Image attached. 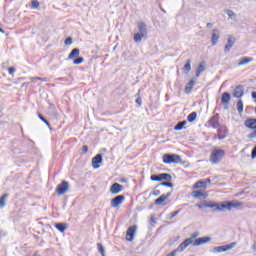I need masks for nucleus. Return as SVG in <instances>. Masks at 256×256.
Listing matches in <instances>:
<instances>
[{
    "label": "nucleus",
    "mask_w": 256,
    "mask_h": 256,
    "mask_svg": "<svg viewBox=\"0 0 256 256\" xmlns=\"http://www.w3.org/2000/svg\"><path fill=\"white\" fill-rule=\"evenodd\" d=\"M97 247H98L99 253H100L102 256H105V248H103V244L98 243V244H97Z\"/></svg>",
    "instance_id": "33"
},
{
    "label": "nucleus",
    "mask_w": 256,
    "mask_h": 256,
    "mask_svg": "<svg viewBox=\"0 0 256 256\" xmlns=\"http://www.w3.org/2000/svg\"><path fill=\"white\" fill-rule=\"evenodd\" d=\"M236 245H237V242H232L228 245L217 246V247H214L213 252L214 253H225V251H231V249H233Z\"/></svg>",
    "instance_id": "5"
},
{
    "label": "nucleus",
    "mask_w": 256,
    "mask_h": 256,
    "mask_svg": "<svg viewBox=\"0 0 256 256\" xmlns=\"http://www.w3.org/2000/svg\"><path fill=\"white\" fill-rule=\"evenodd\" d=\"M189 123H193V121H195V119H197V112H192L188 115L187 117Z\"/></svg>",
    "instance_id": "29"
},
{
    "label": "nucleus",
    "mask_w": 256,
    "mask_h": 256,
    "mask_svg": "<svg viewBox=\"0 0 256 256\" xmlns=\"http://www.w3.org/2000/svg\"><path fill=\"white\" fill-rule=\"evenodd\" d=\"M80 53L81 51L79 48H74L68 55V59H75V57H79Z\"/></svg>",
    "instance_id": "24"
},
{
    "label": "nucleus",
    "mask_w": 256,
    "mask_h": 256,
    "mask_svg": "<svg viewBox=\"0 0 256 256\" xmlns=\"http://www.w3.org/2000/svg\"><path fill=\"white\" fill-rule=\"evenodd\" d=\"M163 163L166 165H171L172 163H181V156L178 154H164L163 157Z\"/></svg>",
    "instance_id": "4"
},
{
    "label": "nucleus",
    "mask_w": 256,
    "mask_h": 256,
    "mask_svg": "<svg viewBox=\"0 0 256 256\" xmlns=\"http://www.w3.org/2000/svg\"><path fill=\"white\" fill-rule=\"evenodd\" d=\"M225 156V150L223 149H214L210 155V162L212 165H217Z\"/></svg>",
    "instance_id": "3"
},
{
    "label": "nucleus",
    "mask_w": 256,
    "mask_h": 256,
    "mask_svg": "<svg viewBox=\"0 0 256 256\" xmlns=\"http://www.w3.org/2000/svg\"><path fill=\"white\" fill-rule=\"evenodd\" d=\"M229 101H231V95L227 92H224L222 94L221 103H223L224 105H227Z\"/></svg>",
    "instance_id": "25"
},
{
    "label": "nucleus",
    "mask_w": 256,
    "mask_h": 256,
    "mask_svg": "<svg viewBox=\"0 0 256 256\" xmlns=\"http://www.w3.org/2000/svg\"><path fill=\"white\" fill-rule=\"evenodd\" d=\"M192 197H194V199H201V197L205 199L207 195H205L201 190H195L192 192Z\"/></svg>",
    "instance_id": "23"
},
{
    "label": "nucleus",
    "mask_w": 256,
    "mask_h": 256,
    "mask_svg": "<svg viewBox=\"0 0 256 256\" xmlns=\"http://www.w3.org/2000/svg\"><path fill=\"white\" fill-rule=\"evenodd\" d=\"M160 185H162V187H173V183L171 182H162Z\"/></svg>",
    "instance_id": "38"
},
{
    "label": "nucleus",
    "mask_w": 256,
    "mask_h": 256,
    "mask_svg": "<svg viewBox=\"0 0 256 256\" xmlns=\"http://www.w3.org/2000/svg\"><path fill=\"white\" fill-rule=\"evenodd\" d=\"M237 111L238 113H243V100L237 102Z\"/></svg>",
    "instance_id": "31"
},
{
    "label": "nucleus",
    "mask_w": 256,
    "mask_h": 256,
    "mask_svg": "<svg viewBox=\"0 0 256 256\" xmlns=\"http://www.w3.org/2000/svg\"><path fill=\"white\" fill-rule=\"evenodd\" d=\"M103 162V156L101 154H97L93 159H92V167L94 169H99V163Z\"/></svg>",
    "instance_id": "16"
},
{
    "label": "nucleus",
    "mask_w": 256,
    "mask_h": 256,
    "mask_svg": "<svg viewBox=\"0 0 256 256\" xmlns=\"http://www.w3.org/2000/svg\"><path fill=\"white\" fill-rule=\"evenodd\" d=\"M137 232V226H130L126 232V240L133 241L135 239V233Z\"/></svg>",
    "instance_id": "9"
},
{
    "label": "nucleus",
    "mask_w": 256,
    "mask_h": 256,
    "mask_svg": "<svg viewBox=\"0 0 256 256\" xmlns=\"http://www.w3.org/2000/svg\"><path fill=\"white\" fill-rule=\"evenodd\" d=\"M221 37V32L219 29L212 30V36H211V43L213 46L217 45L219 43V38Z\"/></svg>",
    "instance_id": "11"
},
{
    "label": "nucleus",
    "mask_w": 256,
    "mask_h": 256,
    "mask_svg": "<svg viewBox=\"0 0 256 256\" xmlns=\"http://www.w3.org/2000/svg\"><path fill=\"white\" fill-rule=\"evenodd\" d=\"M38 117L40 120L43 121V123L47 125V127H49V129H51V124L49 123V121H47V119H45V117H43L41 114H38Z\"/></svg>",
    "instance_id": "34"
},
{
    "label": "nucleus",
    "mask_w": 256,
    "mask_h": 256,
    "mask_svg": "<svg viewBox=\"0 0 256 256\" xmlns=\"http://www.w3.org/2000/svg\"><path fill=\"white\" fill-rule=\"evenodd\" d=\"M33 256H40L39 254H34Z\"/></svg>",
    "instance_id": "53"
},
{
    "label": "nucleus",
    "mask_w": 256,
    "mask_h": 256,
    "mask_svg": "<svg viewBox=\"0 0 256 256\" xmlns=\"http://www.w3.org/2000/svg\"><path fill=\"white\" fill-rule=\"evenodd\" d=\"M209 241H211V237H201L193 242V246L197 247L199 245H204V243H209Z\"/></svg>",
    "instance_id": "17"
},
{
    "label": "nucleus",
    "mask_w": 256,
    "mask_h": 256,
    "mask_svg": "<svg viewBox=\"0 0 256 256\" xmlns=\"http://www.w3.org/2000/svg\"><path fill=\"white\" fill-rule=\"evenodd\" d=\"M197 237H199V232H194V233L191 234V238H187V239H191V241H192V243H193V240H194L195 238H197Z\"/></svg>",
    "instance_id": "39"
},
{
    "label": "nucleus",
    "mask_w": 256,
    "mask_h": 256,
    "mask_svg": "<svg viewBox=\"0 0 256 256\" xmlns=\"http://www.w3.org/2000/svg\"><path fill=\"white\" fill-rule=\"evenodd\" d=\"M136 99H138V97H141V89L138 90V93L135 95Z\"/></svg>",
    "instance_id": "48"
},
{
    "label": "nucleus",
    "mask_w": 256,
    "mask_h": 256,
    "mask_svg": "<svg viewBox=\"0 0 256 256\" xmlns=\"http://www.w3.org/2000/svg\"><path fill=\"white\" fill-rule=\"evenodd\" d=\"M245 127L248 129H256V119H247L245 121Z\"/></svg>",
    "instance_id": "21"
},
{
    "label": "nucleus",
    "mask_w": 256,
    "mask_h": 256,
    "mask_svg": "<svg viewBox=\"0 0 256 256\" xmlns=\"http://www.w3.org/2000/svg\"><path fill=\"white\" fill-rule=\"evenodd\" d=\"M54 227H56L60 233H65V231H67V225H65V223H56Z\"/></svg>",
    "instance_id": "26"
},
{
    "label": "nucleus",
    "mask_w": 256,
    "mask_h": 256,
    "mask_svg": "<svg viewBox=\"0 0 256 256\" xmlns=\"http://www.w3.org/2000/svg\"><path fill=\"white\" fill-rule=\"evenodd\" d=\"M123 201H125V196L118 195L111 200L110 205L113 209H117V207L123 205Z\"/></svg>",
    "instance_id": "7"
},
{
    "label": "nucleus",
    "mask_w": 256,
    "mask_h": 256,
    "mask_svg": "<svg viewBox=\"0 0 256 256\" xmlns=\"http://www.w3.org/2000/svg\"><path fill=\"white\" fill-rule=\"evenodd\" d=\"M245 93V89L243 88L242 85H239L237 86L235 89H234V93H233V97H236L237 99H240V97L242 95H244Z\"/></svg>",
    "instance_id": "18"
},
{
    "label": "nucleus",
    "mask_w": 256,
    "mask_h": 256,
    "mask_svg": "<svg viewBox=\"0 0 256 256\" xmlns=\"http://www.w3.org/2000/svg\"><path fill=\"white\" fill-rule=\"evenodd\" d=\"M7 199H9V194H4L3 196H1L0 198V208L3 209V207H5V201H7Z\"/></svg>",
    "instance_id": "28"
},
{
    "label": "nucleus",
    "mask_w": 256,
    "mask_h": 256,
    "mask_svg": "<svg viewBox=\"0 0 256 256\" xmlns=\"http://www.w3.org/2000/svg\"><path fill=\"white\" fill-rule=\"evenodd\" d=\"M179 213H180V210H176V211L170 213L168 219L171 220V219H173L174 217H177V215H179Z\"/></svg>",
    "instance_id": "36"
},
{
    "label": "nucleus",
    "mask_w": 256,
    "mask_h": 256,
    "mask_svg": "<svg viewBox=\"0 0 256 256\" xmlns=\"http://www.w3.org/2000/svg\"><path fill=\"white\" fill-rule=\"evenodd\" d=\"M171 196V193H167L166 195L163 194L161 195L159 198H157L155 200V205H161L162 203H164L169 197Z\"/></svg>",
    "instance_id": "19"
},
{
    "label": "nucleus",
    "mask_w": 256,
    "mask_h": 256,
    "mask_svg": "<svg viewBox=\"0 0 256 256\" xmlns=\"http://www.w3.org/2000/svg\"><path fill=\"white\" fill-rule=\"evenodd\" d=\"M65 45H73V39L71 37L66 38Z\"/></svg>",
    "instance_id": "40"
},
{
    "label": "nucleus",
    "mask_w": 256,
    "mask_h": 256,
    "mask_svg": "<svg viewBox=\"0 0 256 256\" xmlns=\"http://www.w3.org/2000/svg\"><path fill=\"white\" fill-rule=\"evenodd\" d=\"M185 125H187V121H181L178 122L177 125L174 127V131H181L182 129L185 128Z\"/></svg>",
    "instance_id": "27"
},
{
    "label": "nucleus",
    "mask_w": 256,
    "mask_h": 256,
    "mask_svg": "<svg viewBox=\"0 0 256 256\" xmlns=\"http://www.w3.org/2000/svg\"><path fill=\"white\" fill-rule=\"evenodd\" d=\"M31 81H44V83H47V78H41V77H32L30 78Z\"/></svg>",
    "instance_id": "35"
},
{
    "label": "nucleus",
    "mask_w": 256,
    "mask_h": 256,
    "mask_svg": "<svg viewBox=\"0 0 256 256\" xmlns=\"http://www.w3.org/2000/svg\"><path fill=\"white\" fill-rule=\"evenodd\" d=\"M233 45H235V37L229 36L227 40V44L224 47V52L229 53V51L233 49Z\"/></svg>",
    "instance_id": "14"
},
{
    "label": "nucleus",
    "mask_w": 256,
    "mask_h": 256,
    "mask_svg": "<svg viewBox=\"0 0 256 256\" xmlns=\"http://www.w3.org/2000/svg\"><path fill=\"white\" fill-rule=\"evenodd\" d=\"M152 195H154L155 197H157V196L161 195V191H160V190H154V191L152 192Z\"/></svg>",
    "instance_id": "44"
},
{
    "label": "nucleus",
    "mask_w": 256,
    "mask_h": 256,
    "mask_svg": "<svg viewBox=\"0 0 256 256\" xmlns=\"http://www.w3.org/2000/svg\"><path fill=\"white\" fill-rule=\"evenodd\" d=\"M183 69H184L186 74L189 73V71H191V60L188 59L186 61V64L184 65Z\"/></svg>",
    "instance_id": "30"
},
{
    "label": "nucleus",
    "mask_w": 256,
    "mask_h": 256,
    "mask_svg": "<svg viewBox=\"0 0 256 256\" xmlns=\"http://www.w3.org/2000/svg\"><path fill=\"white\" fill-rule=\"evenodd\" d=\"M0 33H5V30L0 28Z\"/></svg>",
    "instance_id": "52"
},
{
    "label": "nucleus",
    "mask_w": 256,
    "mask_h": 256,
    "mask_svg": "<svg viewBox=\"0 0 256 256\" xmlns=\"http://www.w3.org/2000/svg\"><path fill=\"white\" fill-rule=\"evenodd\" d=\"M252 250H253V251H256V243H254V244L252 245Z\"/></svg>",
    "instance_id": "51"
},
{
    "label": "nucleus",
    "mask_w": 256,
    "mask_h": 256,
    "mask_svg": "<svg viewBox=\"0 0 256 256\" xmlns=\"http://www.w3.org/2000/svg\"><path fill=\"white\" fill-rule=\"evenodd\" d=\"M251 61H253V57H243L239 60L238 65L241 67L251 63Z\"/></svg>",
    "instance_id": "22"
},
{
    "label": "nucleus",
    "mask_w": 256,
    "mask_h": 256,
    "mask_svg": "<svg viewBox=\"0 0 256 256\" xmlns=\"http://www.w3.org/2000/svg\"><path fill=\"white\" fill-rule=\"evenodd\" d=\"M198 209H215V211H231V209H239L243 207V202L239 201H226V202H213V201H203L196 204Z\"/></svg>",
    "instance_id": "1"
},
{
    "label": "nucleus",
    "mask_w": 256,
    "mask_h": 256,
    "mask_svg": "<svg viewBox=\"0 0 256 256\" xmlns=\"http://www.w3.org/2000/svg\"><path fill=\"white\" fill-rule=\"evenodd\" d=\"M201 72H199L198 70H196V77H200Z\"/></svg>",
    "instance_id": "50"
},
{
    "label": "nucleus",
    "mask_w": 256,
    "mask_h": 256,
    "mask_svg": "<svg viewBox=\"0 0 256 256\" xmlns=\"http://www.w3.org/2000/svg\"><path fill=\"white\" fill-rule=\"evenodd\" d=\"M226 13L230 19H233V17H235V12H233V10H227Z\"/></svg>",
    "instance_id": "37"
},
{
    "label": "nucleus",
    "mask_w": 256,
    "mask_h": 256,
    "mask_svg": "<svg viewBox=\"0 0 256 256\" xmlns=\"http://www.w3.org/2000/svg\"><path fill=\"white\" fill-rule=\"evenodd\" d=\"M31 5H32V7L37 8V7H39V1L32 0Z\"/></svg>",
    "instance_id": "42"
},
{
    "label": "nucleus",
    "mask_w": 256,
    "mask_h": 256,
    "mask_svg": "<svg viewBox=\"0 0 256 256\" xmlns=\"http://www.w3.org/2000/svg\"><path fill=\"white\" fill-rule=\"evenodd\" d=\"M69 191V182L63 180L61 184H59L56 188L57 195H65V193Z\"/></svg>",
    "instance_id": "8"
},
{
    "label": "nucleus",
    "mask_w": 256,
    "mask_h": 256,
    "mask_svg": "<svg viewBox=\"0 0 256 256\" xmlns=\"http://www.w3.org/2000/svg\"><path fill=\"white\" fill-rule=\"evenodd\" d=\"M197 71H198L199 73H203V71H205V66H204L203 64H200V65L198 66Z\"/></svg>",
    "instance_id": "41"
},
{
    "label": "nucleus",
    "mask_w": 256,
    "mask_h": 256,
    "mask_svg": "<svg viewBox=\"0 0 256 256\" xmlns=\"http://www.w3.org/2000/svg\"><path fill=\"white\" fill-rule=\"evenodd\" d=\"M225 109H228V107H227V106H225Z\"/></svg>",
    "instance_id": "54"
},
{
    "label": "nucleus",
    "mask_w": 256,
    "mask_h": 256,
    "mask_svg": "<svg viewBox=\"0 0 256 256\" xmlns=\"http://www.w3.org/2000/svg\"><path fill=\"white\" fill-rule=\"evenodd\" d=\"M229 130H227L226 126H219L217 130L218 139L223 140L227 137Z\"/></svg>",
    "instance_id": "13"
},
{
    "label": "nucleus",
    "mask_w": 256,
    "mask_h": 256,
    "mask_svg": "<svg viewBox=\"0 0 256 256\" xmlns=\"http://www.w3.org/2000/svg\"><path fill=\"white\" fill-rule=\"evenodd\" d=\"M248 137H249L250 139H255V138H256V130H255V132L249 134Z\"/></svg>",
    "instance_id": "47"
},
{
    "label": "nucleus",
    "mask_w": 256,
    "mask_h": 256,
    "mask_svg": "<svg viewBox=\"0 0 256 256\" xmlns=\"http://www.w3.org/2000/svg\"><path fill=\"white\" fill-rule=\"evenodd\" d=\"M138 31L134 34L135 43H141L142 39H147V25L144 22H139Z\"/></svg>",
    "instance_id": "2"
},
{
    "label": "nucleus",
    "mask_w": 256,
    "mask_h": 256,
    "mask_svg": "<svg viewBox=\"0 0 256 256\" xmlns=\"http://www.w3.org/2000/svg\"><path fill=\"white\" fill-rule=\"evenodd\" d=\"M87 151H89V146L84 145V146L82 147V152H83V153H87Z\"/></svg>",
    "instance_id": "46"
},
{
    "label": "nucleus",
    "mask_w": 256,
    "mask_h": 256,
    "mask_svg": "<svg viewBox=\"0 0 256 256\" xmlns=\"http://www.w3.org/2000/svg\"><path fill=\"white\" fill-rule=\"evenodd\" d=\"M150 179L151 181H171L173 177L171 176V174L162 173L158 175H152Z\"/></svg>",
    "instance_id": "6"
},
{
    "label": "nucleus",
    "mask_w": 256,
    "mask_h": 256,
    "mask_svg": "<svg viewBox=\"0 0 256 256\" xmlns=\"http://www.w3.org/2000/svg\"><path fill=\"white\" fill-rule=\"evenodd\" d=\"M207 183H211L210 178L197 181L193 187L194 189H207Z\"/></svg>",
    "instance_id": "10"
},
{
    "label": "nucleus",
    "mask_w": 256,
    "mask_h": 256,
    "mask_svg": "<svg viewBox=\"0 0 256 256\" xmlns=\"http://www.w3.org/2000/svg\"><path fill=\"white\" fill-rule=\"evenodd\" d=\"M8 73H9V75H13V73H15V68L14 67H10L8 69Z\"/></svg>",
    "instance_id": "45"
},
{
    "label": "nucleus",
    "mask_w": 256,
    "mask_h": 256,
    "mask_svg": "<svg viewBox=\"0 0 256 256\" xmlns=\"http://www.w3.org/2000/svg\"><path fill=\"white\" fill-rule=\"evenodd\" d=\"M136 103H137V105H139V107H141V105H143V101L141 100V97L136 98Z\"/></svg>",
    "instance_id": "43"
},
{
    "label": "nucleus",
    "mask_w": 256,
    "mask_h": 256,
    "mask_svg": "<svg viewBox=\"0 0 256 256\" xmlns=\"http://www.w3.org/2000/svg\"><path fill=\"white\" fill-rule=\"evenodd\" d=\"M195 86V80H190L187 84H186V86H185V89H184V91H185V93L187 94V95H189V93H191V91H193V87Z\"/></svg>",
    "instance_id": "20"
},
{
    "label": "nucleus",
    "mask_w": 256,
    "mask_h": 256,
    "mask_svg": "<svg viewBox=\"0 0 256 256\" xmlns=\"http://www.w3.org/2000/svg\"><path fill=\"white\" fill-rule=\"evenodd\" d=\"M206 27H208V29H211V27H213V23H207Z\"/></svg>",
    "instance_id": "49"
},
{
    "label": "nucleus",
    "mask_w": 256,
    "mask_h": 256,
    "mask_svg": "<svg viewBox=\"0 0 256 256\" xmlns=\"http://www.w3.org/2000/svg\"><path fill=\"white\" fill-rule=\"evenodd\" d=\"M209 125L211 127H213V129H219L220 124H219V114H215L214 116H212L209 121H208Z\"/></svg>",
    "instance_id": "12"
},
{
    "label": "nucleus",
    "mask_w": 256,
    "mask_h": 256,
    "mask_svg": "<svg viewBox=\"0 0 256 256\" xmlns=\"http://www.w3.org/2000/svg\"><path fill=\"white\" fill-rule=\"evenodd\" d=\"M84 61H85V59L83 57H78V58L74 59L73 64L81 65V63H83Z\"/></svg>",
    "instance_id": "32"
},
{
    "label": "nucleus",
    "mask_w": 256,
    "mask_h": 256,
    "mask_svg": "<svg viewBox=\"0 0 256 256\" xmlns=\"http://www.w3.org/2000/svg\"><path fill=\"white\" fill-rule=\"evenodd\" d=\"M123 191V185L119 183H114L110 187V193L113 195H117L118 193H121Z\"/></svg>",
    "instance_id": "15"
}]
</instances>
